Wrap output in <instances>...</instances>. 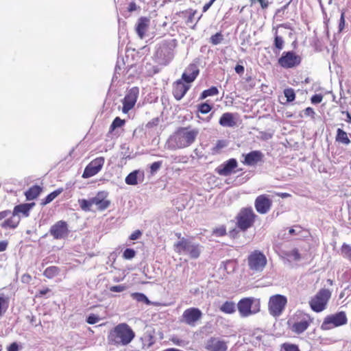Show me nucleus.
I'll return each mask as SVG.
<instances>
[{
    "instance_id": "obj_18",
    "label": "nucleus",
    "mask_w": 351,
    "mask_h": 351,
    "mask_svg": "<svg viewBox=\"0 0 351 351\" xmlns=\"http://www.w3.org/2000/svg\"><path fill=\"white\" fill-rule=\"evenodd\" d=\"M108 191H100L94 197L91 198L93 205H95L99 211L105 210L110 206L111 202L108 199Z\"/></svg>"
},
{
    "instance_id": "obj_53",
    "label": "nucleus",
    "mask_w": 351,
    "mask_h": 351,
    "mask_svg": "<svg viewBox=\"0 0 351 351\" xmlns=\"http://www.w3.org/2000/svg\"><path fill=\"white\" fill-rule=\"evenodd\" d=\"M99 318L98 317V316H97L94 314L90 315L86 319V322L89 324H95L99 322Z\"/></svg>"
},
{
    "instance_id": "obj_19",
    "label": "nucleus",
    "mask_w": 351,
    "mask_h": 351,
    "mask_svg": "<svg viewBox=\"0 0 351 351\" xmlns=\"http://www.w3.org/2000/svg\"><path fill=\"white\" fill-rule=\"evenodd\" d=\"M271 206L272 200L265 194L258 195L254 202L255 208L260 214L267 213L270 210Z\"/></svg>"
},
{
    "instance_id": "obj_8",
    "label": "nucleus",
    "mask_w": 351,
    "mask_h": 351,
    "mask_svg": "<svg viewBox=\"0 0 351 351\" xmlns=\"http://www.w3.org/2000/svg\"><path fill=\"white\" fill-rule=\"evenodd\" d=\"M287 298L280 294H275L269 297L268 301L269 313L274 317H280L285 310L287 305Z\"/></svg>"
},
{
    "instance_id": "obj_23",
    "label": "nucleus",
    "mask_w": 351,
    "mask_h": 351,
    "mask_svg": "<svg viewBox=\"0 0 351 351\" xmlns=\"http://www.w3.org/2000/svg\"><path fill=\"white\" fill-rule=\"evenodd\" d=\"M190 86L189 84H184L182 79L176 81L173 83L172 90L175 99L176 100H180L183 98L190 88Z\"/></svg>"
},
{
    "instance_id": "obj_17",
    "label": "nucleus",
    "mask_w": 351,
    "mask_h": 351,
    "mask_svg": "<svg viewBox=\"0 0 351 351\" xmlns=\"http://www.w3.org/2000/svg\"><path fill=\"white\" fill-rule=\"evenodd\" d=\"M139 90L138 87H132L130 88L123 99V108L122 112L127 114L130 110H132L135 106Z\"/></svg>"
},
{
    "instance_id": "obj_47",
    "label": "nucleus",
    "mask_w": 351,
    "mask_h": 351,
    "mask_svg": "<svg viewBox=\"0 0 351 351\" xmlns=\"http://www.w3.org/2000/svg\"><path fill=\"white\" fill-rule=\"evenodd\" d=\"M286 255L287 256V257L290 258L291 259L295 261H299L301 258V255L299 252V250L296 248L287 252Z\"/></svg>"
},
{
    "instance_id": "obj_54",
    "label": "nucleus",
    "mask_w": 351,
    "mask_h": 351,
    "mask_svg": "<svg viewBox=\"0 0 351 351\" xmlns=\"http://www.w3.org/2000/svg\"><path fill=\"white\" fill-rule=\"evenodd\" d=\"M126 287L124 285H115L110 287V291L112 292H122L125 291Z\"/></svg>"
},
{
    "instance_id": "obj_10",
    "label": "nucleus",
    "mask_w": 351,
    "mask_h": 351,
    "mask_svg": "<svg viewBox=\"0 0 351 351\" xmlns=\"http://www.w3.org/2000/svg\"><path fill=\"white\" fill-rule=\"evenodd\" d=\"M267 263L265 255L258 250L252 252L247 256L248 267L254 273L263 271Z\"/></svg>"
},
{
    "instance_id": "obj_64",
    "label": "nucleus",
    "mask_w": 351,
    "mask_h": 351,
    "mask_svg": "<svg viewBox=\"0 0 351 351\" xmlns=\"http://www.w3.org/2000/svg\"><path fill=\"white\" fill-rule=\"evenodd\" d=\"M136 9H137V6L134 2L130 3V4L128 5V8L129 12L135 11Z\"/></svg>"
},
{
    "instance_id": "obj_11",
    "label": "nucleus",
    "mask_w": 351,
    "mask_h": 351,
    "mask_svg": "<svg viewBox=\"0 0 351 351\" xmlns=\"http://www.w3.org/2000/svg\"><path fill=\"white\" fill-rule=\"evenodd\" d=\"M203 313L196 307H190L185 309L179 319L181 324L191 327H195L202 319Z\"/></svg>"
},
{
    "instance_id": "obj_27",
    "label": "nucleus",
    "mask_w": 351,
    "mask_h": 351,
    "mask_svg": "<svg viewBox=\"0 0 351 351\" xmlns=\"http://www.w3.org/2000/svg\"><path fill=\"white\" fill-rule=\"evenodd\" d=\"M34 205V203L32 204H21L14 206L13 209V212L16 216H19L20 214H22L24 217H28L29 215V211L32 207Z\"/></svg>"
},
{
    "instance_id": "obj_46",
    "label": "nucleus",
    "mask_w": 351,
    "mask_h": 351,
    "mask_svg": "<svg viewBox=\"0 0 351 351\" xmlns=\"http://www.w3.org/2000/svg\"><path fill=\"white\" fill-rule=\"evenodd\" d=\"M223 36L221 32H217L215 34L213 35L210 38V42L213 45H217L221 43V41L223 40Z\"/></svg>"
},
{
    "instance_id": "obj_36",
    "label": "nucleus",
    "mask_w": 351,
    "mask_h": 351,
    "mask_svg": "<svg viewBox=\"0 0 351 351\" xmlns=\"http://www.w3.org/2000/svg\"><path fill=\"white\" fill-rule=\"evenodd\" d=\"M219 94V90L216 86H212L208 89L204 90L200 96V99H204L210 96H215Z\"/></svg>"
},
{
    "instance_id": "obj_13",
    "label": "nucleus",
    "mask_w": 351,
    "mask_h": 351,
    "mask_svg": "<svg viewBox=\"0 0 351 351\" xmlns=\"http://www.w3.org/2000/svg\"><path fill=\"white\" fill-rule=\"evenodd\" d=\"M302 57L295 51H284L278 60V64L285 69L297 67L301 64Z\"/></svg>"
},
{
    "instance_id": "obj_2",
    "label": "nucleus",
    "mask_w": 351,
    "mask_h": 351,
    "mask_svg": "<svg viewBox=\"0 0 351 351\" xmlns=\"http://www.w3.org/2000/svg\"><path fill=\"white\" fill-rule=\"evenodd\" d=\"M135 337V333L126 323L117 325L112 329L108 336L110 344L115 346H126Z\"/></svg>"
},
{
    "instance_id": "obj_44",
    "label": "nucleus",
    "mask_w": 351,
    "mask_h": 351,
    "mask_svg": "<svg viewBox=\"0 0 351 351\" xmlns=\"http://www.w3.org/2000/svg\"><path fill=\"white\" fill-rule=\"evenodd\" d=\"M181 13L184 16L187 17L186 23L187 24H189V23H192L193 22V19H194L195 14H196V10H184V11H182Z\"/></svg>"
},
{
    "instance_id": "obj_5",
    "label": "nucleus",
    "mask_w": 351,
    "mask_h": 351,
    "mask_svg": "<svg viewBox=\"0 0 351 351\" xmlns=\"http://www.w3.org/2000/svg\"><path fill=\"white\" fill-rule=\"evenodd\" d=\"M332 292L326 288L320 289L308 301L311 309L315 313H321L326 309Z\"/></svg>"
},
{
    "instance_id": "obj_45",
    "label": "nucleus",
    "mask_w": 351,
    "mask_h": 351,
    "mask_svg": "<svg viewBox=\"0 0 351 351\" xmlns=\"http://www.w3.org/2000/svg\"><path fill=\"white\" fill-rule=\"evenodd\" d=\"M226 146V143L225 141L219 140L217 141L215 145L213 147L212 152L213 154H218Z\"/></svg>"
},
{
    "instance_id": "obj_26",
    "label": "nucleus",
    "mask_w": 351,
    "mask_h": 351,
    "mask_svg": "<svg viewBox=\"0 0 351 351\" xmlns=\"http://www.w3.org/2000/svg\"><path fill=\"white\" fill-rule=\"evenodd\" d=\"M219 123L223 127H234L237 125L234 114L231 112H225L222 114L219 120Z\"/></svg>"
},
{
    "instance_id": "obj_4",
    "label": "nucleus",
    "mask_w": 351,
    "mask_h": 351,
    "mask_svg": "<svg viewBox=\"0 0 351 351\" xmlns=\"http://www.w3.org/2000/svg\"><path fill=\"white\" fill-rule=\"evenodd\" d=\"M173 247L178 254H187L193 259H197L201 254V245L184 237H182L179 241L174 243Z\"/></svg>"
},
{
    "instance_id": "obj_61",
    "label": "nucleus",
    "mask_w": 351,
    "mask_h": 351,
    "mask_svg": "<svg viewBox=\"0 0 351 351\" xmlns=\"http://www.w3.org/2000/svg\"><path fill=\"white\" fill-rule=\"evenodd\" d=\"M8 245L7 241H0V252H4Z\"/></svg>"
},
{
    "instance_id": "obj_3",
    "label": "nucleus",
    "mask_w": 351,
    "mask_h": 351,
    "mask_svg": "<svg viewBox=\"0 0 351 351\" xmlns=\"http://www.w3.org/2000/svg\"><path fill=\"white\" fill-rule=\"evenodd\" d=\"M314 318L308 313L298 310L288 320L292 332L300 335L313 324Z\"/></svg>"
},
{
    "instance_id": "obj_60",
    "label": "nucleus",
    "mask_w": 351,
    "mask_h": 351,
    "mask_svg": "<svg viewBox=\"0 0 351 351\" xmlns=\"http://www.w3.org/2000/svg\"><path fill=\"white\" fill-rule=\"evenodd\" d=\"M171 341L173 342V344L177 346H180L182 343V340L180 339L177 336H173L171 338Z\"/></svg>"
},
{
    "instance_id": "obj_40",
    "label": "nucleus",
    "mask_w": 351,
    "mask_h": 351,
    "mask_svg": "<svg viewBox=\"0 0 351 351\" xmlns=\"http://www.w3.org/2000/svg\"><path fill=\"white\" fill-rule=\"evenodd\" d=\"M212 234L218 237H224L227 234V230L226 227L224 225L220 226L219 227H217L213 230Z\"/></svg>"
},
{
    "instance_id": "obj_37",
    "label": "nucleus",
    "mask_w": 351,
    "mask_h": 351,
    "mask_svg": "<svg viewBox=\"0 0 351 351\" xmlns=\"http://www.w3.org/2000/svg\"><path fill=\"white\" fill-rule=\"evenodd\" d=\"M131 296L134 300H136L137 302H141L147 305H150L152 304L151 301L143 293H132Z\"/></svg>"
},
{
    "instance_id": "obj_50",
    "label": "nucleus",
    "mask_w": 351,
    "mask_h": 351,
    "mask_svg": "<svg viewBox=\"0 0 351 351\" xmlns=\"http://www.w3.org/2000/svg\"><path fill=\"white\" fill-rule=\"evenodd\" d=\"M303 112L306 117H309L312 119H315V112L311 107L306 108Z\"/></svg>"
},
{
    "instance_id": "obj_31",
    "label": "nucleus",
    "mask_w": 351,
    "mask_h": 351,
    "mask_svg": "<svg viewBox=\"0 0 351 351\" xmlns=\"http://www.w3.org/2000/svg\"><path fill=\"white\" fill-rule=\"evenodd\" d=\"M9 304V298L0 293V317H2L7 312Z\"/></svg>"
},
{
    "instance_id": "obj_15",
    "label": "nucleus",
    "mask_w": 351,
    "mask_h": 351,
    "mask_svg": "<svg viewBox=\"0 0 351 351\" xmlns=\"http://www.w3.org/2000/svg\"><path fill=\"white\" fill-rule=\"evenodd\" d=\"M69 232L68 223L63 220L58 221L49 229L50 235L57 240L65 239Z\"/></svg>"
},
{
    "instance_id": "obj_39",
    "label": "nucleus",
    "mask_w": 351,
    "mask_h": 351,
    "mask_svg": "<svg viewBox=\"0 0 351 351\" xmlns=\"http://www.w3.org/2000/svg\"><path fill=\"white\" fill-rule=\"evenodd\" d=\"M341 252L343 258L351 262V246L343 243L341 247Z\"/></svg>"
},
{
    "instance_id": "obj_59",
    "label": "nucleus",
    "mask_w": 351,
    "mask_h": 351,
    "mask_svg": "<svg viewBox=\"0 0 351 351\" xmlns=\"http://www.w3.org/2000/svg\"><path fill=\"white\" fill-rule=\"evenodd\" d=\"M8 351H19V346L16 342L11 343L7 348Z\"/></svg>"
},
{
    "instance_id": "obj_63",
    "label": "nucleus",
    "mask_w": 351,
    "mask_h": 351,
    "mask_svg": "<svg viewBox=\"0 0 351 351\" xmlns=\"http://www.w3.org/2000/svg\"><path fill=\"white\" fill-rule=\"evenodd\" d=\"M216 0H210L209 2L206 3L204 6H203V8H202V11L203 12H206L209 8L213 4V3Z\"/></svg>"
},
{
    "instance_id": "obj_49",
    "label": "nucleus",
    "mask_w": 351,
    "mask_h": 351,
    "mask_svg": "<svg viewBox=\"0 0 351 351\" xmlns=\"http://www.w3.org/2000/svg\"><path fill=\"white\" fill-rule=\"evenodd\" d=\"M211 109L212 106L207 103H203L198 106V110L202 114H207L211 110Z\"/></svg>"
},
{
    "instance_id": "obj_48",
    "label": "nucleus",
    "mask_w": 351,
    "mask_h": 351,
    "mask_svg": "<svg viewBox=\"0 0 351 351\" xmlns=\"http://www.w3.org/2000/svg\"><path fill=\"white\" fill-rule=\"evenodd\" d=\"M136 256V252L131 248H127L123 253V258L126 260L132 259Z\"/></svg>"
},
{
    "instance_id": "obj_43",
    "label": "nucleus",
    "mask_w": 351,
    "mask_h": 351,
    "mask_svg": "<svg viewBox=\"0 0 351 351\" xmlns=\"http://www.w3.org/2000/svg\"><path fill=\"white\" fill-rule=\"evenodd\" d=\"M284 95L287 102H292L295 99V93L292 88H287L284 90Z\"/></svg>"
},
{
    "instance_id": "obj_56",
    "label": "nucleus",
    "mask_w": 351,
    "mask_h": 351,
    "mask_svg": "<svg viewBox=\"0 0 351 351\" xmlns=\"http://www.w3.org/2000/svg\"><path fill=\"white\" fill-rule=\"evenodd\" d=\"M162 165V161L154 162L151 165L150 169L152 172L158 171Z\"/></svg>"
},
{
    "instance_id": "obj_14",
    "label": "nucleus",
    "mask_w": 351,
    "mask_h": 351,
    "mask_svg": "<svg viewBox=\"0 0 351 351\" xmlns=\"http://www.w3.org/2000/svg\"><path fill=\"white\" fill-rule=\"evenodd\" d=\"M5 219L1 223V227L4 229L16 228L20 221V216H16L13 211L5 210L0 212V221Z\"/></svg>"
},
{
    "instance_id": "obj_24",
    "label": "nucleus",
    "mask_w": 351,
    "mask_h": 351,
    "mask_svg": "<svg viewBox=\"0 0 351 351\" xmlns=\"http://www.w3.org/2000/svg\"><path fill=\"white\" fill-rule=\"evenodd\" d=\"M150 25V19L146 16L140 17L136 24L135 30L138 36L143 39L147 32Z\"/></svg>"
},
{
    "instance_id": "obj_29",
    "label": "nucleus",
    "mask_w": 351,
    "mask_h": 351,
    "mask_svg": "<svg viewBox=\"0 0 351 351\" xmlns=\"http://www.w3.org/2000/svg\"><path fill=\"white\" fill-rule=\"evenodd\" d=\"M43 191V188L38 185L31 186L25 192V196L27 200H34L36 199Z\"/></svg>"
},
{
    "instance_id": "obj_51",
    "label": "nucleus",
    "mask_w": 351,
    "mask_h": 351,
    "mask_svg": "<svg viewBox=\"0 0 351 351\" xmlns=\"http://www.w3.org/2000/svg\"><path fill=\"white\" fill-rule=\"evenodd\" d=\"M323 99V95L322 94H315L311 98V101L313 104H317L322 102Z\"/></svg>"
},
{
    "instance_id": "obj_25",
    "label": "nucleus",
    "mask_w": 351,
    "mask_h": 351,
    "mask_svg": "<svg viewBox=\"0 0 351 351\" xmlns=\"http://www.w3.org/2000/svg\"><path fill=\"white\" fill-rule=\"evenodd\" d=\"M199 69L195 64H189L182 75V80L186 84L193 82L199 75Z\"/></svg>"
},
{
    "instance_id": "obj_42",
    "label": "nucleus",
    "mask_w": 351,
    "mask_h": 351,
    "mask_svg": "<svg viewBox=\"0 0 351 351\" xmlns=\"http://www.w3.org/2000/svg\"><path fill=\"white\" fill-rule=\"evenodd\" d=\"M125 121L121 119L120 117H117L110 126V132L114 131L117 128H121L124 125Z\"/></svg>"
},
{
    "instance_id": "obj_30",
    "label": "nucleus",
    "mask_w": 351,
    "mask_h": 351,
    "mask_svg": "<svg viewBox=\"0 0 351 351\" xmlns=\"http://www.w3.org/2000/svg\"><path fill=\"white\" fill-rule=\"evenodd\" d=\"M285 45V40L283 38L278 35V31L274 32V48L273 50L275 53L280 52Z\"/></svg>"
},
{
    "instance_id": "obj_52",
    "label": "nucleus",
    "mask_w": 351,
    "mask_h": 351,
    "mask_svg": "<svg viewBox=\"0 0 351 351\" xmlns=\"http://www.w3.org/2000/svg\"><path fill=\"white\" fill-rule=\"evenodd\" d=\"M345 12L342 11L339 23V32H341L345 27Z\"/></svg>"
},
{
    "instance_id": "obj_1",
    "label": "nucleus",
    "mask_w": 351,
    "mask_h": 351,
    "mask_svg": "<svg viewBox=\"0 0 351 351\" xmlns=\"http://www.w3.org/2000/svg\"><path fill=\"white\" fill-rule=\"evenodd\" d=\"M199 135V130L191 125L180 127L171 136L169 141L175 149H184L191 146Z\"/></svg>"
},
{
    "instance_id": "obj_28",
    "label": "nucleus",
    "mask_w": 351,
    "mask_h": 351,
    "mask_svg": "<svg viewBox=\"0 0 351 351\" xmlns=\"http://www.w3.org/2000/svg\"><path fill=\"white\" fill-rule=\"evenodd\" d=\"M335 141L339 144H342L346 146L351 143V141L349 137V134H348L346 132H345L341 128H338L337 130Z\"/></svg>"
},
{
    "instance_id": "obj_35",
    "label": "nucleus",
    "mask_w": 351,
    "mask_h": 351,
    "mask_svg": "<svg viewBox=\"0 0 351 351\" xmlns=\"http://www.w3.org/2000/svg\"><path fill=\"white\" fill-rule=\"evenodd\" d=\"M78 203L80 208L84 212H89L91 210L93 203L91 202V198L90 199H79Z\"/></svg>"
},
{
    "instance_id": "obj_55",
    "label": "nucleus",
    "mask_w": 351,
    "mask_h": 351,
    "mask_svg": "<svg viewBox=\"0 0 351 351\" xmlns=\"http://www.w3.org/2000/svg\"><path fill=\"white\" fill-rule=\"evenodd\" d=\"M295 228L299 229V230L298 231L296 229L291 228L289 230V234L297 235L302 232V228L300 226H295Z\"/></svg>"
},
{
    "instance_id": "obj_34",
    "label": "nucleus",
    "mask_w": 351,
    "mask_h": 351,
    "mask_svg": "<svg viewBox=\"0 0 351 351\" xmlns=\"http://www.w3.org/2000/svg\"><path fill=\"white\" fill-rule=\"evenodd\" d=\"M60 273L59 267L56 266H50L47 267L43 272V275L47 278H53L58 276Z\"/></svg>"
},
{
    "instance_id": "obj_38",
    "label": "nucleus",
    "mask_w": 351,
    "mask_h": 351,
    "mask_svg": "<svg viewBox=\"0 0 351 351\" xmlns=\"http://www.w3.org/2000/svg\"><path fill=\"white\" fill-rule=\"evenodd\" d=\"M138 171H134L129 173L125 178V183L128 185H136L138 183L137 180Z\"/></svg>"
},
{
    "instance_id": "obj_62",
    "label": "nucleus",
    "mask_w": 351,
    "mask_h": 351,
    "mask_svg": "<svg viewBox=\"0 0 351 351\" xmlns=\"http://www.w3.org/2000/svg\"><path fill=\"white\" fill-rule=\"evenodd\" d=\"M235 72L238 74H243L244 73V66L240 64H237L234 68Z\"/></svg>"
},
{
    "instance_id": "obj_58",
    "label": "nucleus",
    "mask_w": 351,
    "mask_h": 351,
    "mask_svg": "<svg viewBox=\"0 0 351 351\" xmlns=\"http://www.w3.org/2000/svg\"><path fill=\"white\" fill-rule=\"evenodd\" d=\"M159 119L158 118L153 119L151 121L148 122L146 125L147 128H152L158 124Z\"/></svg>"
},
{
    "instance_id": "obj_16",
    "label": "nucleus",
    "mask_w": 351,
    "mask_h": 351,
    "mask_svg": "<svg viewBox=\"0 0 351 351\" xmlns=\"http://www.w3.org/2000/svg\"><path fill=\"white\" fill-rule=\"evenodd\" d=\"M105 162L103 156L97 157L93 160L84 169L82 173L83 178H88L98 173L102 169Z\"/></svg>"
},
{
    "instance_id": "obj_9",
    "label": "nucleus",
    "mask_w": 351,
    "mask_h": 351,
    "mask_svg": "<svg viewBox=\"0 0 351 351\" xmlns=\"http://www.w3.org/2000/svg\"><path fill=\"white\" fill-rule=\"evenodd\" d=\"M348 317L346 312L339 311L335 314L327 315L321 325L322 330H328L332 328L346 324Z\"/></svg>"
},
{
    "instance_id": "obj_57",
    "label": "nucleus",
    "mask_w": 351,
    "mask_h": 351,
    "mask_svg": "<svg viewBox=\"0 0 351 351\" xmlns=\"http://www.w3.org/2000/svg\"><path fill=\"white\" fill-rule=\"evenodd\" d=\"M142 234V232L140 230H136L130 236V240H136L138 239Z\"/></svg>"
},
{
    "instance_id": "obj_22",
    "label": "nucleus",
    "mask_w": 351,
    "mask_h": 351,
    "mask_svg": "<svg viewBox=\"0 0 351 351\" xmlns=\"http://www.w3.org/2000/svg\"><path fill=\"white\" fill-rule=\"evenodd\" d=\"M238 166V162L235 158H230L220 165L217 169V173L223 176H228L234 172V169Z\"/></svg>"
},
{
    "instance_id": "obj_20",
    "label": "nucleus",
    "mask_w": 351,
    "mask_h": 351,
    "mask_svg": "<svg viewBox=\"0 0 351 351\" xmlns=\"http://www.w3.org/2000/svg\"><path fill=\"white\" fill-rule=\"evenodd\" d=\"M243 160L241 162L246 166H256L263 161L264 155L259 150L252 151L247 154H243Z\"/></svg>"
},
{
    "instance_id": "obj_32",
    "label": "nucleus",
    "mask_w": 351,
    "mask_h": 351,
    "mask_svg": "<svg viewBox=\"0 0 351 351\" xmlns=\"http://www.w3.org/2000/svg\"><path fill=\"white\" fill-rule=\"evenodd\" d=\"M221 312L226 314H232L236 311V306L234 302L226 301L220 307Z\"/></svg>"
},
{
    "instance_id": "obj_12",
    "label": "nucleus",
    "mask_w": 351,
    "mask_h": 351,
    "mask_svg": "<svg viewBox=\"0 0 351 351\" xmlns=\"http://www.w3.org/2000/svg\"><path fill=\"white\" fill-rule=\"evenodd\" d=\"M178 45L176 39L164 40L157 49V55L163 58L166 62H169L173 59L174 50Z\"/></svg>"
},
{
    "instance_id": "obj_41",
    "label": "nucleus",
    "mask_w": 351,
    "mask_h": 351,
    "mask_svg": "<svg viewBox=\"0 0 351 351\" xmlns=\"http://www.w3.org/2000/svg\"><path fill=\"white\" fill-rule=\"evenodd\" d=\"M280 351H300V350L296 344L284 343L280 346Z\"/></svg>"
},
{
    "instance_id": "obj_21",
    "label": "nucleus",
    "mask_w": 351,
    "mask_h": 351,
    "mask_svg": "<svg viewBox=\"0 0 351 351\" xmlns=\"http://www.w3.org/2000/svg\"><path fill=\"white\" fill-rule=\"evenodd\" d=\"M227 343L218 337H212L207 340L205 348L208 351H226L228 350Z\"/></svg>"
},
{
    "instance_id": "obj_6",
    "label": "nucleus",
    "mask_w": 351,
    "mask_h": 351,
    "mask_svg": "<svg viewBox=\"0 0 351 351\" xmlns=\"http://www.w3.org/2000/svg\"><path fill=\"white\" fill-rule=\"evenodd\" d=\"M237 308L240 315L247 317L261 311V302L259 299L244 298L239 301Z\"/></svg>"
},
{
    "instance_id": "obj_33",
    "label": "nucleus",
    "mask_w": 351,
    "mask_h": 351,
    "mask_svg": "<svg viewBox=\"0 0 351 351\" xmlns=\"http://www.w3.org/2000/svg\"><path fill=\"white\" fill-rule=\"evenodd\" d=\"M62 192H63L62 188H59V189L55 190L54 191L51 192L48 195H47V197L45 199H42L40 204L43 206H45V205L49 204Z\"/></svg>"
},
{
    "instance_id": "obj_7",
    "label": "nucleus",
    "mask_w": 351,
    "mask_h": 351,
    "mask_svg": "<svg viewBox=\"0 0 351 351\" xmlns=\"http://www.w3.org/2000/svg\"><path fill=\"white\" fill-rule=\"evenodd\" d=\"M257 215L251 207L243 208L238 213L237 226L241 231H246L254 224Z\"/></svg>"
}]
</instances>
